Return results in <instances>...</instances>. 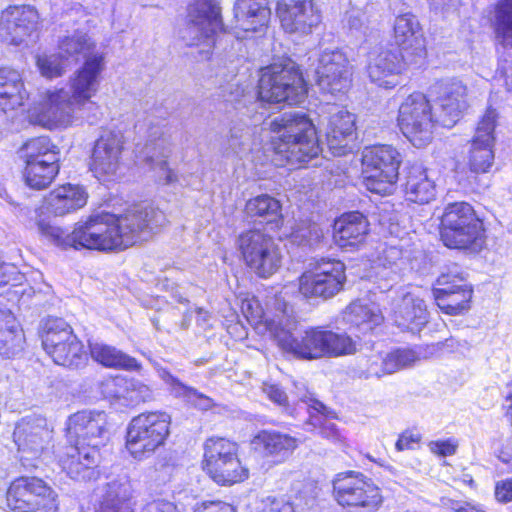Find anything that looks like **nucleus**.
<instances>
[{
	"label": "nucleus",
	"mask_w": 512,
	"mask_h": 512,
	"mask_svg": "<svg viewBox=\"0 0 512 512\" xmlns=\"http://www.w3.org/2000/svg\"><path fill=\"white\" fill-rule=\"evenodd\" d=\"M166 223L165 214L151 205L137 204L124 214L102 213L79 222L69 233L49 222L37 223L39 232L62 249L124 250L146 240Z\"/></svg>",
	"instance_id": "nucleus-1"
},
{
	"label": "nucleus",
	"mask_w": 512,
	"mask_h": 512,
	"mask_svg": "<svg viewBox=\"0 0 512 512\" xmlns=\"http://www.w3.org/2000/svg\"><path fill=\"white\" fill-rule=\"evenodd\" d=\"M105 69L103 54L87 57L68 80V88L53 87L39 93L28 111L29 122L48 130H65L82 119L83 112L95 105Z\"/></svg>",
	"instance_id": "nucleus-2"
},
{
	"label": "nucleus",
	"mask_w": 512,
	"mask_h": 512,
	"mask_svg": "<svg viewBox=\"0 0 512 512\" xmlns=\"http://www.w3.org/2000/svg\"><path fill=\"white\" fill-rule=\"evenodd\" d=\"M269 127L279 134L278 141L273 142L277 165L301 166L318 156L320 146L316 130L305 114L284 113L272 119Z\"/></svg>",
	"instance_id": "nucleus-3"
},
{
	"label": "nucleus",
	"mask_w": 512,
	"mask_h": 512,
	"mask_svg": "<svg viewBox=\"0 0 512 512\" xmlns=\"http://www.w3.org/2000/svg\"><path fill=\"white\" fill-rule=\"evenodd\" d=\"M270 335L280 349L300 360L323 358V328L310 327L297 333L298 321L293 309L285 306L276 318L266 320Z\"/></svg>",
	"instance_id": "nucleus-4"
},
{
	"label": "nucleus",
	"mask_w": 512,
	"mask_h": 512,
	"mask_svg": "<svg viewBox=\"0 0 512 512\" xmlns=\"http://www.w3.org/2000/svg\"><path fill=\"white\" fill-rule=\"evenodd\" d=\"M440 238L451 249L479 251L485 230L473 207L466 202L449 203L441 217Z\"/></svg>",
	"instance_id": "nucleus-5"
},
{
	"label": "nucleus",
	"mask_w": 512,
	"mask_h": 512,
	"mask_svg": "<svg viewBox=\"0 0 512 512\" xmlns=\"http://www.w3.org/2000/svg\"><path fill=\"white\" fill-rule=\"evenodd\" d=\"M331 497L346 511L376 512L384 503L382 489L364 473L346 470L331 480Z\"/></svg>",
	"instance_id": "nucleus-6"
},
{
	"label": "nucleus",
	"mask_w": 512,
	"mask_h": 512,
	"mask_svg": "<svg viewBox=\"0 0 512 512\" xmlns=\"http://www.w3.org/2000/svg\"><path fill=\"white\" fill-rule=\"evenodd\" d=\"M307 88L299 69L292 61L273 63L261 68L258 81V98L267 103H301Z\"/></svg>",
	"instance_id": "nucleus-7"
},
{
	"label": "nucleus",
	"mask_w": 512,
	"mask_h": 512,
	"mask_svg": "<svg viewBox=\"0 0 512 512\" xmlns=\"http://www.w3.org/2000/svg\"><path fill=\"white\" fill-rule=\"evenodd\" d=\"M5 504L10 512H58L59 496L43 478L22 475L8 484Z\"/></svg>",
	"instance_id": "nucleus-8"
},
{
	"label": "nucleus",
	"mask_w": 512,
	"mask_h": 512,
	"mask_svg": "<svg viewBox=\"0 0 512 512\" xmlns=\"http://www.w3.org/2000/svg\"><path fill=\"white\" fill-rule=\"evenodd\" d=\"M237 247L247 267L256 275L268 278L282 264V252L276 240L261 229H248L237 238Z\"/></svg>",
	"instance_id": "nucleus-9"
},
{
	"label": "nucleus",
	"mask_w": 512,
	"mask_h": 512,
	"mask_svg": "<svg viewBox=\"0 0 512 512\" xmlns=\"http://www.w3.org/2000/svg\"><path fill=\"white\" fill-rule=\"evenodd\" d=\"M438 111L420 92L410 94L401 103L398 111V126L403 135L415 146L424 147L433 138V130L439 122Z\"/></svg>",
	"instance_id": "nucleus-10"
},
{
	"label": "nucleus",
	"mask_w": 512,
	"mask_h": 512,
	"mask_svg": "<svg viewBox=\"0 0 512 512\" xmlns=\"http://www.w3.org/2000/svg\"><path fill=\"white\" fill-rule=\"evenodd\" d=\"M400 154L391 145H373L362 151V178L367 190L390 194L398 178Z\"/></svg>",
	"instance_id": "nucleus-11"
},
{
	"label": "nucleus",
	"mask_w": 512,
	"mask_h": 512,
	"mask_svg": "<svg viewBox=\"0 0 512 512\" xmlns=\"http://www.w3.org/2000/svg\"><path fill=\"white\" fill-rule=\"evenodd\" d=\"M299 278V290L306 298L329 299L338 294L346 281L345 265L336 259L321 258Z\"/></svg>",
	"instance_id": "nucleus-12"
},
{
	"label": "nucleus",
	"mask_w": 512,
	"mask_h": 512,
	"mask_svg": "<svg viewBox=\"0 0 512 512\" xmlns=\"http://www.w3.org/2000/svg\"><path fill=\"white\" fill-rule=\"evenodd\" d=\"M107 414L104 411H78L66 421V440L71 448H99L106 432Z\"/></svg>",
	"instance_id": "nucleus-13"
},
{
	"label": "nucleus",
	"mask_w": 512,
	"mask_h": 512,
	"mask_svg": "<svg viewBox=\"0 0 512 512\" xmlns=\"http://www.w3.org/2000/svg\"><path fill=\"white\" fill-rule=\"evenodd\" d=\"M316 81L325 93H344L352 80V68L346 55L339 50H324L315 68Z\"/></svg>",
	"instance_id": "nucleus-14"
},
{
	"label": "nucleus",
	"mask_w": 512,
	"mask_h": 512,
	"mask_svg": "<svg viewBox=\"0 0 512 512\" xmlns=\"http://www.w3.org/2000/svg\"><path fill=\"white\" fill-rule=\"evenodd\" d=\"M497 118L496 110L489 107L477 124L467 162L473 173H487L494 163V131Z\"/></svg>",
	"instance_id": "nucleus-15"
},
{
	"label": "nucleus",
	"mask_w": 512,
	"mask_h": 512,
	"mask_svg": "<svg viewBox=\"0 0 512 512\" xmlns=\"http://www.w3.org/2000/svg\"><path fill=\"white\" fill-rule=\"evenodd\" d=\"M40 23L37 9L31 5L9 6L1 14L0 32L8 44H27Z\"/></svg>",
	"instance_id": "nucleus-16"
},
{
	"label": "nucleus",
	"mask_w": 512,
	"mask_h": 512,
	"mask_svg": "<svg viewBox=\"0 0 512 512\" xmlns=\"http://www.w3.org/2000/svg\"><path fill=\"white\" fill-rule=\"evenodd\" d=\"M170 416L164 412L142 413L134 417L126 434L128 445L159 448L169 434Z\"/></svg>",
	"instance_id": "nucleus-17"
},
{
	"label": "nucleus",
	"mask_w": 512,
	"mask_h": 512,
	"mask_svg": "<svg viewBox=\"0 0 512 512\" xmlns=\"http://www.w3.org/2000/svg\"><path fill=\"white\" fill-rule=\"evenodd\" d=\"M202 468L220 486H233L249 478L250 471L235 451L206 450Z\"/></svg>",
	"instance_id": "nucleus-18"
},
{
	"label": "nucleus",
	"mask_w": 512,
	"mask_h": 512,
	"mask_svg": "<svg viewBox=\"0 0 512 512\" xmlns=\"http://www.w3.org/2000/svg\"><path fill=\"white\" fill-rule=\"evenodd\" d=\"M124 148L120 132L105 131L96 140L90 162V170L100 180L115 176L122 165Z\"/></svg>",
	"instance_id": "nucleus-19"
},
{
	"label": "nucleus",
	"mask_w": 512,
	"mask_h": 512,
	"mask_svg": "<svg viewBox=\"0 0 512 512\" xmlns=\"http://www.w3.org/2000/svg\"><path fill=\"white\" fill-rule=\"evenodd\" d=\"M276 13L287 33L309 34L321 22L313 0H278Z\"/></svg>",
	"instance_id": "nucleus-20"
},
{
	"label": "nucleus",
	"mask_w": 512,
	"mask_h": 512,
	"mask_svg": "<svg viewBox=\"0 0 512 512\" xmlns=\"http://www.w3.org/2000/svg\"><path fill=\"white\" fill-rule=\"evenodd\" d=\"M436 119L443 127H452L467 108V87L458 79L442 81L436 87Z\"/></svg>",
	"instance_id": "nucleus-21"
},
{
	"label": "nucleus",
	"mask_w": 512,
	"mask_h": 512,
	"mask_svg": "<svg viewBox=\"0 0 512 512\" xmlns=\"http://www.w3.org/2000/svg\"><path fill=\"white\" fill-rule=\"evenodd\" d=\"M394 39L408 62L420 65L426 57L425 38L417 18L412 14H403L396 18Z\"/></svg>",
	"instance_id": "nucleus-22"
},
{
	"label": "nucleus",
	"mask_w": 512,
	"mask_h": 512,
	"mask_svg": "<svg viewBox=\"0 0 512 512\" xmlns=\"http://www.w3.org/2000/svg\"><path fill=\"white\" fill-rule=\"evenodd\" d=\"M418 359L410 349H397L389 353H374L362 360L358 367L361 379H380L411 366Z\"/></svg>",
	"instance_id": "nucleus-23"
},
{
	"label": "nucleus",
	"mask_w": 512,
	"mask_h": 512,
	"mask_svg": "<svg viewBox=\"0 0 512 512\" xmlns=\"http://www.w3.org/2000/svg\"><path fill=\"white\" fill-rule=\"evenodd\" d=\"M413 65L397 50H382L372 55L368 64V76L380 87L392 89L399 84V76L406 65Z\"/></svg>",
	"instance_id": "nucleus-24"
},
{
	"label": "nucleus",
	"mask_w": 512,
	"mask_h": 512,
	"mask_svg": "<svg viewBox=\"0 0 512 512\" xmlns=\"http://www.w3.org/2000/svg\"><path fill=\"white\" fill-rule=\"evenodd\" d=\"M355 115L343 107L331 106L328 109L326 138L329 148L336 155L345 153L349 141L356 130Z\"/></svg>",
	"instance_id": "nucleus-25"
},
{
	"label": "nucleus",
	"mask_w": 512,
	"mask_h": 512,
	"mask_svg": "<svg viewBox=\"0 0 512 512\" xmlns=\"http://www.w3.org/2000/svg\"><path fill=\"white\" fill-rule=\"evenodd\" d=\"M369 232L367 219L358 211L346 213L334 223L333 238L342 249L359 247Z\"/></svg>",
	"instance_id": "nucleus-26"
},
{
	"label": "nucleus",
	"mask_w": 512,
	"mask_h": 512,
	"mask_svg": "<svg viewBox=\"0 0 512 512\" xmlns=\"http://www.w3.org/2000/svg\"><path fill=\"white\" fill-rule=\"evenodd\" d=\"M271 17L268 0H236L235 27L245 32H259L267 27Z\"/></svg>",
	"instance_id": "nucleus-27"
},
{
	"label": "nucleus",
	"mask_w": 512,
	"mask_h": 512,
	"mask_svg": "<svg viewBox=\"0 0 512 512\" xmlns=\"http://www.w3.org/2000/svg\"><path fill=\"white\" fill-rule=\"evenodd\" d=\"M394 321L398 327L419 332L428 322L427 306L423 299L407 293L394 306Z\"/></svg>",
	"instance_id": "nucleus-28"
},
{
	"label": "nucleus",
	"mask_w": 512,
	"mask_h": 512,
	"mask_svg": "<svg viewBox=\"0 0 512 512\" xmlns=\"http://www.w3.org/2000/svg\"><path fill=\"white\" fill-rule=\"evenodd\" d=\"M42 345L47 354L55 355L58 359L64 357L62 351L59 350L61 345H70L74 353L79 351L77 336L73 333L71 327L59 318H50L45 322Z\"/></svg>",
	"instance_id": "nucleus-29"
},
{
	"label": "nucleus",
	"mask_w": 512,
	"mask_h": 512,
	"mask_svg": "<svg viewBox=\"0 0 512 512\" xmlns=\"http://www.w3.org/2000/svg\"><path fill=\"white\" fill-rule=\"evenodd\" d=\"M53 428L40 415L24 417L15 427L13 437L18 448L40 446L52 438Z\"/></svg>",
	"instance_id": "nucleus-30"
},
{
	"label": "nucleus",
	"mask_w": 512,
	"mask_h": 512,
	"mask_svg": "<svg viewBox=\"0 0 512 512\" xmlns=\"http://www.w3.org/2000/svg\"><path fill=\"white\" fill-rule=\"evenodd\" d=\"M87 195L78 185L66 184L54 189L46 198V209L55 216H63L82 208Z\"/></svg>",
	"instance_id": "nucleus-31"
},
{
	"label": "nucleus",
	"mask_w": 512,
	"mask_h": 512,
	"mask_svg": "<svg viewBox=\"0 0 512 512\" xmlns=\"http://www.w3.org/2000/svg\"><path fill=\"white\" fill-rule=\"evenodd\" d=\"M27 98L21 74L9 67L0 68V109L4 112L14 110Z\"/></svg>",
	"instance_id": "nucleus-32"
},
{
	"label": "nucleus",
	"mask_w": 512,
	"mask_h": 512,
	"mask_svg": "<svg viewBox=\"0 0 512 512\" xmlns=\"http://www.w3.org/2000/svg\"><path fill=\"white\" fill-rule=\"evenodd\" d=\"M432 293L437 306L444 313L459 315L470 308L473 289L470 284H460L456 288H434Z\"/></svg>",
	"instance_id": "nucleus-33"
},
{
	"label": "nucleus",
	"mask_w": 512,
	"mask_h": 512,
	"mask_svg": "<svg viewBox=\"0 0 512 512\" xmlns=\"http://www.w3.org/2000/svg\"><path fill=\"white\" fill-rule=\"evenodd\" d=\"M405 194L408 201L426 204L436 196V187L427 171L421 166H412L408 172L405 183Z\"/></svg>",
	"instance_id": "nucleus-34"
},
{
	"label": "nucleus",
	"mask_w": 512,
	"mask_h": 512,
	"mask_svg": "<svg viewBox=\"0 0 512 512\" xmlns=\"http://www.w3.org/2000/svg\"><path fill=\"white\" fill-rule=\"evenodd\" d=\"M245 214L249 218L279 228L283 223L282 205L278 199L268 194H261L249 199L245 204Z\"/></svg>",
	"instance_id": "nucleus-35"
},
{
	"label": "nucleus",
	"mask_w": 512,
	"mask_h": 512,
	"mask_svg": "<svg viewBox=\"0 0 512 512\" xmlns=\"http://www.w3.org/2000/svg\"><path fill=\"white\" fill-rule=\"evenodd\" d=\"M345 321L366 333L383 322V315L378 305L361 300L352 302L345 310Z\"/></svg>",
	"instance_id": "nucleus-36"
},
{
	"label": "nucleus",
	"mask_w": 512,
	"mask_h": 512,
	"mask_svg": "<svg viewBox=\"0 0 512 512\" xmlns=\"http://www.w3.org/2000/svg\"><path fill=\"white\" fill-rule=\"evenodd\" d=\"M135 501L129 485L117 481L106 485V490L95 512H134Z\"/></svg>",
	"instance_id": "nucleus-37"
},
{
	"label": "nucleus",
	"mask_w": 512,
	"mask_h": 512,
	"mask_svg": "<svg viewBox=\"0 0 512 512\" xmlns=\"http://www.w3.org/2000/svg\"><path fill=\"white\" fill-rule=\"evenodd\" d=\"M187 18L205 25L209 31H223L221 8L217 0H193L187 9Z\"/></svg>",
	"instance_id": "nucleus-38"
},
{
	"label": "nucleus",
	"mask_w": 512,
	"mask_h": 512,
	"mask_svg": "<svg viewBox=\"0 0 512 512\" xmlns=\"http://www.w3.org/2000/svg\"><path fill=\"white\" fill-rule=\"evenodd\" d=\"M89 347L92 359L103 366L125 370H138L140 368L135 358L113 346L96 342L90 343Z\"/></svg>",
	"instance_id": "nucleus-39"
},
{
	"label": "nucleus",
	"mask_w": 512,
	"mask_h": 512,
	"mask_svg": "<svg viewBox=\"0 0 512 512\" xmlns=\"http://www.w3.org/2000/svg\"><path fill=\"white\" fill-rule=\"evenodd\" d=\"M21 151L25 162H35L42 157V163L59 164V149L49 137L30 139L22 146Z\"/></svg>",
	"instance_id": "nucleus-40"
},
{
	"label": "nucleus",
	"mask_w": 512,
	"mask_h": 512,
	"mask_svg": "<svg viewBox=\"0 0 512 512\" xmlns=\"http://www.w3.org/2000/svg\"><path fill=\"white\" fill-rule=\"evenodd\" d=\"M493 27L497 42L504 48H512V0H498Z\"/></svg>",
	"instance_id": "nucleus-41"
},
{
	"label": "nucleus",
	"mask_w": 512,
	"mask_h": 512,
	"mask_svg": "<svg viewBox=\"0 0 512 512\" xmlns=\"http://www.w3.org/2000/svg\"><path fill=\"white\" fill-rule=\"evenodd\" d=\"M163 142L147 144L145 146V159L155 171L158 181L163 184H170L177 180V175L168 167L165 158L169 150L163 147Z\"/></svg>",
	"instance_id": "nucleus-42"
},
{
	"label": "nucleus",
	"mask_w": 512,
	"mask_h": 512,
	"mask_svg": "<svg viewBox=\"0 0 512 512\" xmlns=\"http://www.w3.org/2000/svg\"><path fill=\"white\" fill-rule=\"evenodd\" d=\"M59 164L25 162L24 180L27 186L42 190L50 186L59 173Z\"/></svg>",
	"instance_id": "nucleus-43"
},
{
	"label": "nucleus",
	"mask_w": 512,
	"mask_h": 512,
	"mask_svg": "<svg viewBox=\"0 0 512 512\" xmlns=\"http://www.w3.org/2000/svg\"><path fill=\"white\" fill-rule=\"evenodd\" d=\"M163 379L169 385L170 391L175 397L183 398L195 408L207 411L215 405L213 399L200 393L195 388L185 385L170 373H165Z\"/></svg>",
	"instance_id": "nucleus-44"
},
{
	"label": "nucleus",
	"mask_w": 512,
	"mask_h": 512,
	"mask_svg": "<svg viewBox=\"0 0 512 512\" xmlns=\"http://www.w3.org/2000/svg\"><path fill=\"white\" fill-rule=\"evenodd\" d=\"M59 54L68 63L69 58L83 56L86 60L88 56L100 54L94 52L95 44L86 33L75 31L73 34L63 37L59 42Z\"/></svg>",
	"instance_id": "nucleus-45"
},
{
	"label": "nucleus",
	"mask_w": 512,
	"mask_h": 512,
	"mask_svg": "<svg viewBox=\"0 0 512 512\" xmlns=\"http://www.w3.org/2000/svg\"><path fill=\"white\" fill-rule=\"evenodd\" d=\"M60 466L70 478L77 480L89 476V471L93 470L97 463L89 452L75 450L60 459Z\"/></svg>",
	"instance_id": "nucleus-46"
},
{
	"label": "nucleus",
	"mask_w": 512,
	"mask_h": 512,
	"mask_svg": "<svg viewBox=\"0 0 512 512\" xmlns=\"http://www.w3.org/2000/svg\"><path fill=\"white\" fill-rule=\"evenodd\" d=\"M323 358L339 357L354 354L356 344L346 334L335 333L331 330H323Z\"/></svg>",
	"instance_id": "nucleus-47"
},
{
	"label": "nucleus",
	"mask_w": 512,
	"mask_h": 512,
	"mask_svg": "<svg viewBox=\"0 0 512 512\" xmlns=\"http://www.w3.org/2000/svg\"><path fill=\"white\" fill-rule=\"evenodd\" d=\"M218 32L209 31L207 26L188 20L186 27L181 31V38L188 46L203 45L205 48L202 52L209 53L214 45V35Z\"/></svg>",
	"instance_id": "nucleus-48"
},
{
	"label": "nucleus",
	"mask_w": 512,
	"mask_h": 512,
	"mask_svg": "<svg viewBox=\"0 0 512 512\" xmlns=\"http://www.w3.org/2000/svg\"><path fill=\"white\" fill-rule=\"evenodd\" d=\"M36 66L42 77L55 79L62 77L69 66L62 54H39L36 56Z\"/></svg>",
	"instance_id": "nucleus-49"
},
{
	"label": "nucleus",
	"mask_w": 512,
	"mask_h": 512,
	"mask_svg": "<svg viewBox=\"0 0 512 512\" xmlns=\"http://www.w3.org/2000/svg\"><path fill=\"white\" fill-rule=\"evenodd\" d=\"M252 444L255 447L262 446L263 448H296L300 442L287 434L274 430H263L253 438Z\"/></svg>",
	"instance_id": "nucleus-50"
},
{
	"label": "nucleus",
	"mask_w": 512,
	"mask_h": 512,
	"mask_svg": "<svg viewBox=\"0 0 512 512\" xmlns=\"http://www.w3.org/2000/svg\"><path fill=\"white\" fill-rule=\"evenodd\" d=\"M285 306L288 305L286 303H278V307L276 309L275 314L272 317H268L261 308L258 300L247 299L242 302V312L250 324L256 326V328L258 329H260V327L263 326L265 330L269 332L266 320L276 318L277 315L282 312Z\"/></svg>",
	"instance_id": "nucleus-51"
},
{
	"label": "nucleus",
	"mask_w": 512,
	"mask_h": 512,
	"mask_svg": "<svg viewBox=\"0 0 512 512\" xmlns=\"http://www.w3.org/2000/svg\"><path fill=\"white\" fill-rule=\"evenodd\" d=\"M24 335L18 323L14 328L0 331V355L11 358L22 349Z\"/></svg>",
	"instance_id": "nucleus-52"
},
{
	"label": "nucleus",
	"mask_w": 512,
	"mask_h": 512,
	"mask_svg": "<svg viewBox=\"0 0 512 512\" xmlns=\"http://www.w3.org/2000/svg\"><path fill=\"white\" fill-rule=\"evenodd\" d=\"M402 261V250L395 246H385L377 257V264L384 269H390V277L399 276V263Z\"/></svg>",
	"instance_id": "nucleus-53"
},
{
	"label": "nucleus",
	"mask_w": 512,
	"mask_h": 512,
	"mask_svg": "<svg viewBox=\"0 0 512 512\" xmlns=\"http://www.w3.org/2000/svg\"><path fill=\"white\" fill-rule=\"evenodd\" d=\"M438 288H456L460 284H469L458 264L452 263L443 268L436 280Z\"/></svg>",
	"instance_id": "nucleus-54"
},
{
	"label": "nucleus",
	"mask_w": 512,
	"mask_h": 512,
	"mask_svg": "<svg viewBox=\"0 0 512 512\" xmlns=\"http://www.w3.org/2000/svg\"><path fill=\"white\" fill-rule=\"evenodd\" d=\"M78 347L79 351H76L75 353L72 352V348L70 345H61L59 346V350L62 351V354L64 356V360L58 359L55 355H50L53 361L62 366L66 367H73L78 368L82 365H84L87 361V354L84 350V346L81 343V341L78 340Z\"/></svg>",
	"instance_id": "nucleus-55"
},
{
	"label": "nucleus",
	"mask_w": 512,
	"mask_h": 512,
	"mask_svg": "<svg viewBox=\"0 0 512 512\" xmlns=\"http://www.w3.org/2000/svg\"><path fill=\"white\" fill-rule=\"evenodd\" d=\"M127 381L128 379L121 376L109 377L101 382V393L106 398L124 400L126 402Z\"/></svg>",
	"instance_id": "nucleus-56"
},
{
	"label": "nucleus",
	"mask_w": 512,
	"mask_h": 512,
	"mask_svg": "<svg viewBox=\"0 0 512 512\" xmlns=\"http://www.w3.org/2000/svg\"><path fill=\"white\" fill-rule=\"evenodd\" d=\"M152 396V391L147 385L133 379H128L126 397L127 404L135 405L141 402H146L151 400Z\"/></svg>",
	"instance_id": "nucleus-57"
},
{
	"label": "nucleus",
	"mask_w": 512,
	"mask_h": 512,
	"mask_svg": "<svg viewBox=\"0 0 512 512\" xmlns=\"http://www.w3.org/2000/svg\"><path fill=\"white\" fill-rule=\"evenodd\" d=\"M259 512H296V506L285 496H267L262 499Z\"/></svg>",
	"instance_id": "nucleus-58"
},
{
	"label": "nucleus",
	"mask_w": 512,
	"mask_h": 512,
	"mask_svg": "<svg viewBox=\"0 0 512 512\" xmlns=\"http://www.w3.org/2000/svg\"><path fill=\"white\" fill-rule=\"evenodd\" d=\"M298 397L302 403L307 405V410L310 413L313 425L322 424L321 416L327 417L329 414L326 406L311 396H308L306 392L299 394Z\"/></svg>",
	"instance_id": "nucleus-59"
},
{
	"label": "nucleus",
	"mask_w": 512,
	"mask_h": 512,
	"mask_svg": "<svg viewBox=\"0 0 512 512\" xmlns=\"http://www.w3.org/2000/svg\"><path fill=\"white\" fill-rule=\"evenodd\" d=\"M263 392L266 396L283 410L292 415V410L288 402L285 391L277 384H264Z\"/></svg>",
	"instance_id": "nucleus-60"
},
{
	"label": "nucleus",
	"mask_w": 512,
	"mask_h": 512,
	"mask_svg": "<svg viewBox=\"0 0 512 512\" xmlns=\"http://www.w3.org/2000/svg\"><path fill=\"white\" fill-rule=\"evenodd\" d=\"M321 237L322 231L315 224L298 229L292 233L294 241H298L300 244H307L309 246L317 243Z\"/></svg>",
	"instance_id": "nucleus-61"
},
{
	"label": "nucleus",
	"mask_w": 512,
	"mask_h": 512,
	"mask_svg": "<svg viewBox=\"0 0 512 512\" xmlns=\"http://www.w3.org/2000/svg\"><path fill=\"white\" fill-rule=\"evenodd\" d=\"M251 133L250 129L246 128L245 131L238 129L237 127H233L231 129L230 136V146L236 152L240 153L245 151L246 149L251 148Z\"/></svg>",
	"instance_id": "nucleus-62"
},
{
	"label": "nucleus",
	"mask_w": 512,
	"mask_h": 512,
	"mask_svg": "<svg viewBox=\"0 0 512 512\" xmlns=\"http://www.w3.org/2000/svg\"><path fill=\"white\" fill-rule=\"evenodd\" d=\"M192 512H236V508L222 500H203L194 505Z\"/></svg>",
	"instance_id": "nucleus-63"
},
{
	"label": "nucleus",
	"mask_w": 512,
	"mask_h": 512,
	"mask_svg": "<svg viewBox=\"0 0 512 512\" xmlns=\"http://www.w3.org/2000/svg\"><path fill=\"white\" fill-rule=\"evenodd\" d=\"M494 496L499 503L506 504L512 501V477L495 483Z\"/></svg>",
	"instance_id": "nucleus-64"
}]
</instances>
